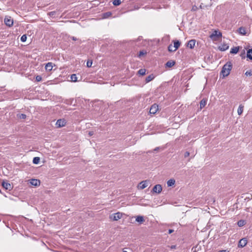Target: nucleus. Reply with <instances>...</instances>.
Here are the masks:
<instances>
[{
  "mask_svg": "<svg viewBox=\"0 0 252 252\" xmlns=\"http://www.w3.org/2000/svg\"><path fill=\"white\" fill-rule=\"evenodd\" d=\"M232 67V65L231 62H227L223 65L221 71L223 77H226L229 74Z\"/></svg>",
  "mask_w": 252,
  "mask_h": 252,
  "instance_id": "1",
  "label": "nucleus"
},
{
  "mask_svg": "<svg viewBox=\"0 0 252 252\" xmlns=\"http://www.w3.org/2000/svg\"><path fill=\"white\" fill-rule=\"evenodd\" d=\"M221 33L220 32L216 30L214 31L210 35V37L213 40H217L218 38L221 37Z\"/></svg>",
  "mask_w": 252,
  "mask_h": 252,
  "instance_id": "2",
  "label": "nucleus"
},
{
  "mask_svg": "<svg viewBox=\"0 0 252 252\" xmlns=\"http://www.w3.org/2000/svg\"><path fill=\"white\" fill-rule=\"evenodd\" d=\"M123 214L120 212L114 213L110 216V219L114 221L118 220L122 218Z\"/></svg>",
  "mask_w": 252,
  "mask_h": 252,
  "instance_id": "3",
  "label": "nucleus"
},
{
  "mask_svg": "<svg viewBox=\"0 0 252 252\" xmlns=\"http://www.w3.org/2000/svg\"><path fill=\"white\" fill-rule=\"evenodd\" d=\"M4 23L6 26L10 27L13 25V20L10 16H6L4 18Z\"/></svg>",
  "mask_w": 252,
  "mask_h": 252,
  "instance_id": "4",
  "label": "nucleus"
},
{
  "mask_svg": "<svg viewBox=\"0 0 252 252\" xmlns=\"http://www.w3.org/2000/svg\"><path fill=\"white\" fill-rule=\"evenodd\" d=\"M66 123V121L64 119H59L57 121L56 126L57 127H62L65 126Z\"/></svg>",
  "mask_w": 252,
  "mask_h": 252,
  "instance_id": "5",
  "label": "nucleus"
},
{
  "mask_svg": "<svg viewBox=\"0 0 252 252\" xmlns=\"http://www.w3.org/2000/svg\"><path fill=\"white\" fill-rule=\"evenodd\" d=\"M162 190V187L160 185L158 184L155 185L152 190V191L155 193H159Z\"/></svg>",
  "mask_w": 252,
  "mask_h": 252,
  "instance_id": "6",
  "label": "nucleus"
},
{
  "mask_svg": "<svg viewBox=\"0 0 252 252\" xmlns=\"http://www.w3.org/2000/svg\"><path fill=\"white\" fill-rule=\"evenodd\" d=\"M158 110V106L156 104H153L150 108V113L155 114Z\"/></svg>",
  "mask_w": 252,
  "mask_h": 252,
  "instance_id": "7",
  "label": "nucleus"
},
{
  "mask_svg": "<svg viewBox=\"0 0 252 252\" xmlns=\"http://www.w3.org/2000/svg\"><path fill=\"white\" fill-rule=\"evenodd\" d=\"M148 185V182L147 180L141 182L138 186L139 189H143L146 188Z\"/></svg>",
  "mask_w": 252,
  "mask_h": 252,
  "instance_id": "8",
  "label": "nucleus"
},
{
  "mask_svg": "<svg viewBox=\"0 0 252 252\" xmlns=\"http://www.w3.org/2000/svg\"><path fill=\"white\" fill-rule=\"evenodd\" d=\"M2 186L5 189L11 190L12 189V187L10 184L8 182L3 181L2 183Z\"/></svg>",
  "mask_w": 252,
  "mask_h": 252,
  "instance_id": "9",
  "label": "nucleus"
},
{
  "mask_svg": "<svg viewBox=\"0 0 252 252\" xmlns=\"http://www.w3.org/2000/svg\"><path fill=\"white\" fill-rule=\"evenodd\" d=\"M247 244V240L246 238L241 239L238 244V246L241 248L244 247Z\"/></svg>",
  "mask_w": 252,
  "mask_h": 252,
  "instance_id": "10",
  "label": "nucleus"
},
{
  "mask_svg": "<svg viewBox=\"0 0 252 252\" xmlns=\"http://www.w3.org/2000/svg\"><path fill=\"white\" fill-rule=\"evenodd\" d=\"M30 183L32 186L37 187L40 185V182L39 180L32 179L30 180Z\"/></svg>",
  "mask_w": 252,
  "mask_h": 252,
  "instance_id": "11",
  "label": "nucleus"
},
{
  "mask_svg": "<svg viewBox=\"0 0 252 252\" xmlns=\"http://www.w3.org/2000/svg\"><path fill=\"white\" fill-rule=\"evenodd\" d=\"M53 65H55L53 63H47L45 65V68L46 69V71H50L52 70L53 69Z\"/></svg>",
  "mask_w": 252,
  "mask_h": 252,
  "instance_id": "12",
  "label": "nucleus"
},
{
  "mask_svg": "<svg viewBox=\"0 0 252 252\" xmlns=\"http://www.w3.org/2000/svg\"><path fill=\"white\" fill-rule=\"evenodd\" d=\"M229 48V46L227 43L221 44L219 47V49L221 51H224L227 50Z\"/></svg>",
  "mask_w": 252,
  "mask_h": 252,
  "instance_id": "13",
  "label": "nucleus"
},
{
  "mask_svg": "<svg viewBox=\"0 0 252 252\" xmlns=\"http://www.w3.org/2000/svg\"><path fill=\"white\" fill-rule=\"evenodd\" d=\"M195 44V40L194 39H191L189 41L187 46L190 49L194 48Z\"/></svg>",
  "mask_w": 252,
  "mask_h": 252,
  "instance_id": "14",
  "label": "nucleus"
},
{
  "mask_svg": "<svg viewBox=\"0 0 252 252\" xmlns=\"http://www.w3.org/2000/svg\"><path fill=\"white\" fill-rule=\"evenodd\" d=\"M175 64V62L173 61H169L165 63V66L167 67H171Z\"/></svg>",
  "mask_w": 252,
  "mask_h": 252,
  "instance_id": "15",
  "label": "nucleus"
},
{
  "mask_svg": "<svg viewBox=\"0 0 252 252\" xmlns=\"http://www.w3.org/2000/svg\"><path fill=\"white\" fill-rule=\"evenodd\" d=\"M155 78V76L153 74H150L149 76H148L146 79H145V82L146 83H149V82L153 80Z\"/></svg>",
  "mask_w": 252,
  "mask_h": 252,
  "instance_id": "16",
  "label": "nucleus"
},
{
  "mask_svg": "<svg viewBox=\"0 0 252 252\" xmlns=\"http://www.w3.org/2000/svg\"><path fill=\"white\" fill-rule=\"evenodd\" d=\"M136 221L140 223H142L144 221V219L143 217L141 216H138L136 218Z\"/></svg>",
  "mask_w": 252,
  "mask_h": 252,
  "instance_id": "17",
  "label": "nucleus"
},
{
  "mask_svg": "<svg viewBox=\"0 0 252 252\" xmlns=\"http://www.w3.org/2000/svg\"><path fill=\"white\" fill-rule=\"evenodd\" d=\"M175 184V180L173 179H171L169 180L167 182V185L168 187H171L173 186Z\"/></svg>",
  "mask_w": 252,
  "mask_h": 252,
  "instance_id": "18",
  "label": "nucleus"
},
{
  "mask_svg": "<svg viewBox=\"0 0 252 252\" xmlns=\"http://www.w3.org/2000/svg\"><path fill=\"white\" fill-rule=\"evenodd\" d=\"M238 32L242 35H245L246 34L245 28L242 27L239 28Z\"/></svg>",
  "mask_w": 252,
  "mask_h": 252,
  "instance_id": "19",
  "label": "nucleus"
},
{
  "mask_svg": "<svg viewBox=\"0 0 252 252\" xmlns=\"http://www.w3.org/2000/svg\"><path fill=\"white\" fill-rule=\"evenodd\" d=\"M112 15V13L111 12H107L102 14V18L106 19L111 16Z\"/></svg>",
  "mask_w": 252,
  "mask_h": 252,
  "instance_id": "20",
  "label": "nucleus"
},
{
  "mask_svg": "<svg viewBox=\"0 0 252 252\" xmlns=\"http://www.w3.org/2000/svg\"><path fill=\"white\" fill-rule=\"evenodd\" d=\"M244 106L242 104H240L238 108L237 113L239 115L242 114L243 111Z\"/></svg>",
  "mask_w": 252,
  "mask_h": 252,
  "instance_id": "21",
  "label": "nucleus"
},
{
  "mask_svg": "<svg viewBox=\"0 0 252 252\" xmlns=\"http://www.w3.org/2000/svg\"><path fill=\"white\" fill-rule=\"evenodd\" d=\"M247 57L252 60V49H249L247 53Z\"/></svg>",
  "mask_w": 252,
  "mask_h": 252,
  "instance_id": "22",
  "label": "nucleus"
},
{
  "mask_svg": "<svg viewBox=\"0 0 252 252\" xmlns=\"http://www.w3.org/2000/svg\"><path fill=\"white\" fill-rule=\"evenodd\" d=\"M206 103H207V101L205 99H202L200 102V109L204 108L205 106V105H206Z\"/></svg>",
  "mask_w": 252,
  "mask_h": 252,
  "instance_id": "23",
  "label": "nucleus"
},
{
  "mask_svg": "<svg viewBox=\"0 0 252 252\" xmlns=\"http://www.w3.org/2000/svg\"><path fill=\"white\" fill-rule=\"evenodd\" d=\"M239 47H235L232 48H231L230 50V53L231 54H237L239 51Z\"/></svg>",
  "mask_w": 252,
  "mask_h": 252,
  "instance_id": "24",
  "label": "nucleus"
},
{
  "mask_svg": "<svg viewBox=\"0 0 252 252\" xmlns=\"http://www.w3.org/2000/svg\"><path fill=\"white\" fill-rule=\"evenodd\" d=\"M246 224V221L244 220H241L237 222V224L239 227H242Z\"/></svg>",
  "mask_w": 252,
  "mask_h": 252,
  "instance_id": "25",
  "label": "nucleus"
},
{
  "mask_svg": "<svg viewBox=\"0 0 252 252\" xmlns=\"http://www.w3.org/2000/svg\"><path fill=\"white\" fill-rule=\"evenodd\" d=\"M180 46V42L177 40L174 42V49L176 50Z\"/></svg>",
  "mask_w": 252,
  "mask_h": 252,
  "instance_id": "26",
  "label": "nucleus"
},
{
  "mask_svg": "<svg viewBox=\"0 0 252 252\" xmlns=\"http://www.w3.org/2000/svg\"><path fill=\"white\" fill-rule=\"evenodd\" d=\"M70 78L72 80V81L75 82L77 81V77L76 75V74H73L71 75Z\"/></svg>",
  "mask_w": 252,
  "mask_h": 252,
  "instance_id": "27",
  "label": "nucleus"
},
{
  "mask_svg": "<svg viewBox=\"0 0 252 252\" xmlns=\"http://www.w3.org/2000/svg\"><path fill=\"white\" fill-rule=\"evenodd\" d=\"M40 161V158L39 157H34L33 159V163L34 164H38Z\"/></svg>",
  "mask_w": 252,
  "mask_h": 252,
  "instance_id": "28",
  "label": "nucleus"
},
{
  "mask_svg": "<svg viewBox=\"0 0 252 252\" xmlns=\"http://www.w3.org/2000/svg\"><path fill=\"white\" fill-rule=\"evenodd\" d=\"M121 3V0H114L113 1V4L115 6L119 5Z\"/></svg>",
  "mask_w": 252,
  "mask_h": 252,
  "instance_id": "29",
  "label": "nucleus"
},
{
  "mask_svg": "<svg viewBox=\"0 0 252 252\" xmlns=\"http://www.w3.org/2000/svg\"><path fill=\"white\" fill-rule=\"evenodd\" d=\"M168 50L169 52H174L176 50L174 49V46H172V44H170L168 47Z\"/></svg>",
  "mask_w": 252,
  "mask_h": 252,
  "instance_id": "30",
  "label": "nucleus"
},
{
  "mask_svg": "<svg viewBox=\"0 0 252 252\" xmlns=\"http://www.w3.org/2000/svg\"><path fill=\"white\" fill-rule=\"evenodd\" d=\"M138 74L141 75H144L146 73V70L145 69H140L138 70Z\"/></svg>",
  "mask_w": 252,
  "mask_h": 252,
  "instance_id": "31",
  "label": "nucleus"
},
{
  "mask_svg": "<svg viewBox=\"0 0 252 252\" xmlns=\"http://www.w3.org/2000/svg\"><path fill=\"white\" fill-rule=\"evenodd\" d=\"M17 116L19 118L21 119H25L26 118V115L24 114H18Z\"/></svg>",
  "mask_w": 252,
  "mask_h": 252,
  "instance_id": "32",
  "label": "nucleus"
},
{
  "mask_svg": "<svg viewBox=\"0 0 252 252\" xmlns=\"http://www.w3.org/2000/svg\"><path fill=\"white\" fill-rule=\"evenodd\" d=\"M146 54H147V52L146 51H145V50L140 51L139 53L138 57H140L143 55H146Z\"/></svg>",
  "mask_w": 252,
  "mask_h": 252,
  "instance_id": "33",
  "label": "nucleus"
},
{
  "mask_svg": "<svg viewBox=\"0 0 252 252\" xmlns=\"http://www.w3.org/2000/svg\"><path fill=\"white\" fill-rule=\"evenodd\" d=\"M27 35L26 34H24L21 37V41L23 42H25L27 40Z\"/></svg>",
  "mask_w": 252,
  "mask_h": 252,
  "instance_id": "34",
  "label": "nucleus"
},
{
  "mask_svg": "<svg viewBox=\"0 0 252 252\" xmlns=\"http://www.w3.org/2000/svg\"><path fill=\"white\" fill-rule=\"evenodd\" d=\"M36 81H37V82H39L40 81H41L42 80V77L40 75H37L36 77Z\"/></svg>",
  "mask_w": 252,
  "mask_h": 252,
  "instance_id": "35",
  "label": "nucleus"
},
{
  "mask_svg": "<svg viewBox=\"0 0 252 252\" xmlns=\"http://www.w3.org/2000/svg\"><path fill=\"white\" fill-rule=\"evenodd\" d=\"M92 65V62L88 61L87 63V66L88 67H90Z\"/></svg>",
  "mask_w": 252,
  "mask_h": 252,
  "instance_id": "36",
  "label": "nucleus"
},
{
  "mask_svg": "<svg viewBox=\"0 0 252 252\" xmlns=\"http://www.w3.org/2000/svg\"><path fill=\"white\" fill-rule=\"evenodd\" d=\"M245 75L247 76H252V72L251 71H247L245 73Z\"/></svg>",
  "mask_w": 252,
  "mask_h": 252,
  "instance_id": "37",
  "label": "nucleus"
},
{
  "mask_svg": "<svg viewBox=\"0 0 252 252\" xmlns=\"http://www.w3.org/2000/svg\"><path fill=\"white\" fill-rule=\"evenodd\" d=\"M189 156V152H186L185 153V155H184L185 158L188 157Z\"/></svg>",
  "mask_w": 252,
  "mask_h": 252,
  "instance_id": "38",
  "label": "nucleus"
},
{
  "mask_svg": "<svg viewBox=\"0 0 252 252\" xmlns=\"http://www.w3.org/2000/svg\"><path fill=\"white\" fill-rule=\"evenodd\" d=\"M94 134V132L93 131H90L89 132V135L90 136H92Z\"/></svg>",
  "mask_w": 252,
  "mask_h": 252,
  "instance_id": "39",
  "label": "nucleus"
},
{
  "mask_svg": "<svg viewBox=\"0 0 252 252\" xmlns=\"http://www.w3.org/2000/svg\"><path fill=\"white\" fill-rule=\"evenodd\" d=\"M173 231H174V230H173V229H169V230H168V233H169V234H171V233H172Z\"/></svg>",
  "mask_w": 252,
  "mask_h": 252,
  "instance_id": "40",
  "label": "nucleus"
},
{
  "mask_svg": "<svg viewBox=\"0 0 252 252\" xmlns=\"http://www.w3.org/2000/svg\"><path fill=\"white\" fill-rule=\"evenodd\" d=\"M176 248V246L175 245H172L170 247V249H174Z\"/></svg>",
  "mask_w": 252,
  "mask_h": 252,
  "instance_id": "41",
  "label": "nucleus"
},
{
  "mask_svg": "<svg viewBox=\"0 0 252 252\" xmlns=\"http://www.w3.org/2000/svg\"><path fill=\"white\" fill-rule=\"evenodd\" d=\"M71 38L72 40H77V39L75 37H74V36H72V37H71Z\"/></svg>",
  "mask_w": 252,
  "mask_h": 252,
  "instance_id": "42",
  "label": "nucleus"
},
{
  "mask_svg": "<svg viewBox=\"0 0 252 252\" xmlns=\"http://www.w3.org/2000/svg\"><path fill=\"white\" fill-rule=\"evenodd\" d=\"M219 252H228V251H227L226 250H223L220 251Z\"/></svg>",
  "mask_w": 252,
  "mask_h": 252,
  "instance_id": "43",
  "label": "nucleus"
},
{
  "mask_svg": "<svg viewBox=\"0 0 252 252\" xmlns=\"http://www.w3.org/2000/svg\"><path fill=\"white\" fill-rule=\"evenodd\" d=\"M55 13V12L52 11L49 13L50 15H53Z\"/></svg>",
  "mask_w": 252,
  "mask_h": 252,
  "instance_id": "44",
  "label": "nucleus"
},
{
  "mask_svg": "<svg viewBox=\"0 0 252 252\" xmlns=\"http://www.w3.org/2000/svg\"><path fill=\"white\" fill-rule=\"evenodd\" d=\"M158 148H156L155 149V150H158Z\"/></svg>",
  "mask_w": 252,
  "mask_h": 252,
  "instance_id": "45",
  "label": "nucleus"
}]
</instances>
